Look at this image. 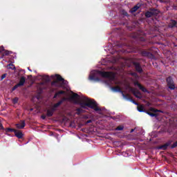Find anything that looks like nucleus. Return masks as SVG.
Wrapping results in <instances>:
<instances>
[{"label": "nucleus", "instance_id": "1", "mask_svg": "<svg viewBox=\"0 0 177 177\" xmlns=\"http://www.w3.org/2000/svg\"><path fill=\"white\" fill-rule=\"evenodd\" d=\"M69 99L75 102V103H80L83 107L84 106H87L91 109H96V103L95 101L89 100L85 97H80L78 94L74 93L73 92H69L68 93Z\"/></svg>", "mask_w": 177, "mask_h": 177}, {"label": "nucleus", "instance_id": "2", "mask_svg": "<svg viewBox=\"0 0 177 177\" xmlns=\"http://www.w3.org/2000/svg\"><path fill=\"white\" fill-rule=\"evenodd\" d=\"M51 80L53 81V85L55 86H60V84H64V80L59 75L51 76Z\"/></svg>", "mask_w": 177, "mask_h": 177}, {"label": "nucleus", "instance_id": "3", "mask_svg": "<svg viewBox=\"0 0 177 177\" xmlns=\"http://www.w3.org/2000/svg\"><path fill=\"white\" fill-rule=\"evenodd\" d=\"M149 115H151V117H157L160 113H161V111L156 110L153 108H150L149 111L147 112Z\"/></svg>", "mask_w": 177, "mask_h": 177}, {"label": "nucleus", "instance_id": "4", "mask_svg": "<svg viewBox=\"0 0 177 177\" xmlns=\"http://www.w3.org/2000/svg\"><path fill=\"white\" fill-rule=\"evenodd\" d=\"M101 75L102 77H106L107 78H110L111 80H113V78H114V73H111V72H102L101 73Z\"/></svg>", "mask_w": 177, "mask_h": 177}, {"label": "nucleus", "instance_id": "5", "mask_svg": "<svg viewBox=\"0 0 177 177\" xmlns=\"http://www.w3.org/2000/svg\"><path fill=\"white\" fill-rule=\"evenodd\" d=\"M167 85L169 89H175V85L174 84V82L172 81V78L168 77L167 79Z\"/></svg>", "mask_w": 177, "mask_h": 177}, {"label": "nucleus", "instance_id": "6", "mask_svg": "<svg viewBox=\"0 0 177 177\" xmlns=\"http://www.w3.org/2000/svg\"><path fill=\"white\" fill-rule=\"evenodd\" d=\"M14 133L19 139L23 138V133L21 131L14 130Z\"/></svg>", "mask_w": 177, "mask_h": 177}, {"label": "nucleus", "instance_id": "7", "mask_svg": "<svg viewBox=\"0 0 177 177\" xmlns=\"http://www.w3.org/2000/svg\"><path fill=\"white\" fill-rule=\"evenodd\" d=\"M24 82H26V78L21 77L19 81V83L15 86V88H17L18 86H21L24 85Z\"/></svg>", "mask_w": 177, "mask_h": 177}, {"label": "nucleus", "instance_id": "8", "mask_svg": "<svg viewBox=\"0 0 177 177\" xmlns=\"http://www.w3.org/2000/svg\"><path fill=\"white\" fill-rule=\"evenodd\" d=\"M16 125L18 129H23V128L26 127V123L24 122V121H21L19 124H17Z\"/></svg>", "mask_w": 177, "mask_h": 177}, {"label": "nucleus", "instance_id": "9", "mask_svg": "<svg viewBox=\"0 0 177 177\" xmlns=\"http://www.w3.org/2000/svg\"><path fill=\"white\" fill-rule=\"evenodd\" d=\"M134 85H137V86H138V88L142 91V92H147V90H146V88H145V87L142 86V85H140V84H139V82H136L134 83Z\"/></svg>", "mask_w": 177, "mask_h": 177}, {"label": "nucleus", "instance_id": "10", "mask_svg": "<svg viewBox=\"0 0 177 177\" xmlns=\"http://www.w3.org/2000/svg\"><path fill=\"white\" fill-rule=\"evenodd\" d=\"M169 145H171V142H169L159 147V149H161V150H166V149L168 148V146H169Z\"/></svg>", "mask_w": 177, "mask_h": 177}, {"label": "nucleus", "instance_id": "11", "mask_svg": "<svg viewBox=\"0 0 177 177\" xmlns=\"http://www.w3.org/2000/svg\"><path fill=\"white\" fill-rule=\"evenodd\" d=\"M133 93L135 95L136 97H142V94H140V93L138 91V90L133 91Z\"/></svg>", "mask_w": 177, "mask_h": 177}, {"label": "nucleus", "instance_id": "12", "mask_svg": "<svg viewBox=\"0 0 177 177\" xmlns=\"http://www.w3.org/2000/svg\"><path fill=\"white\" fill-rule=\"evenodd\" d=\"M140 7V5H137V6H134V7L131 10V13H135V12H136V10H138Z\"/></svg>", "mask_w": 177, "mask_h": 177}, {"label": "nucleus", "instance_id": "13", "mask_svg": "<svg viewBox=\"0 0 177 177\" xmlns=\"http://www.w3.org/2000/svg\"><path fill=\"white\" fill-rule=\"evenodd\" d=\"M138 111H143L145 110V106H143V105H138Z\"/></svg>", "mask_w": 177, "mask_h": 177}, {"label": "nucleus", "instance_id": "14", "mask_svg": "<svg viewBox=\"0 0 177 177\" xmlns=\"http://www.w3.org/2000/svg\"><path fill=\"white\" fill-rule=\"evenodd\" d=\"M153 13H151V12H147L145 14L146 17H151Z\"/></svg>", "mask_w": 177, "mask_h": 177}, {"label": "nucleus", "instance_id": "15", "mask_svg": "<svg viewBox=\"0 0 177 177\" xmlns=\"http://www.w3.org/2000/svg\"><path fill=\"white\" fill-rule=\"evenodd\" d=\"M15 129H10V128H7L6 129V132H15Z\"/></svg>", "mask_w": 177, "mask_h": 177}, {"label": "nucleus", "instance_id": "16", "mask_svg": "<svg viewBox=\"0 0 177 177\" xmlns=\"http://www.w3.org/2000/svg\"><path fill=\"white\" fill-rule=\"evenodd\" d=\"M7 68H11L12 70H15V65L13 64L8 65Z\"/></svg>", "mask_w": 177, "mask_h": 177}, {"label": "nucleus", "instance_id": "17", "mask_svg": "<svg viewBox=\"0 0 177 177\" xmlns=\"http://www.w3.org/2000/svg\"><path fill=\"white\" fill-rule=\"evenodd\" d=\"M124 129V127L119 126L116 128V131H122Z\"/></svg>", "mask_w": 177, "mask_h": 177}, {"label": "nucleus", "instance_id": "18", "mask_svg": "<svg viewBox=\"0 0 177 177\" xmlns=\"http://www.w3.org/2000/svg\"><path fill=\"white\" fill-rule=\"evenodd\" d=\"M53 114V111H48V112H47V115H48L49 117H50Z\"/></svg>", "mask_w": 177, "mask_h": 177}, {"label": "nucleus", "instance_id": "19", "mask_svg": "<svg viewBox=\"0 0 177 177\" xmlns=\"http://www.w3.org/2000/svg\"><path fill=\"white\" fill-rule=\"evenodd\" d=\"M171 149H174L175 147H177V141L176 142H174L171 146Z\"/></svg>", "mask_w": 177, "mask_h": 177}, {"label": "nucleus", "instance_id": "20", "mask_svg": "<svg viewBox=\"0 0 177 177\" xmlns=\"http://www.w3.org/2000/svg\"><path fill=\"white\" fill-rule=\"evenodd\" d=\"M136 70H137V71H139V73H140V71H142V68H140V67L139 66V65H138V66H136Z\"/></svg>", "mask_w": 177, "mask_h": 177}, {"label": "nucleus", "instance_id": "21", "mask_svg": "<svg viewBox=\"0 0 177 177\" xmlns=\"http://www.w3.org/2000/svg\"><path fill=\"white\" fill-rule=\"evenodd\" d=\"M18 101H19V98H14L12 100L14 104H16V103H17Z\"/></svg>", "mask_w": 177, "mask_h": 177}, {"label": "nucleus", "instance_id": "22", "mask_svg": "<svg viewBox=\"0 0 177 177\" xmlns=\"http://www.w3.org/2000/svg\"><path fill=\"white\" fill-rule=\"evenodd\" d=\"M162 159L165 160V161H167V162H169V161H168V159L167 158V156H162Z\"/></svg>", "mask_w": 177, "mask_h": 177}, {"label": "nucleus", "instance_id": "23", "mask_svg": "<svg viewBox=\"0 0 177 177\" xmlns=\"http://www.w3.org/2000/svg\"><path fill=\"white\" fill-rule=\"evenodd\" d=\"M3 50H5V49L3 48V46H1L0 47V52H3Z\"/></svg>", "mask_w": 177, "mask_h": 177}, {"label": "nucleus", "instance_id": "24", "mask_svg": "<svg viewBox=\"0 0 177 177\" xmlns=\"http://www.w3.org/2000/svg\"><path fill=\"white\" fill-rule=\"evenodd\" d=\"M6 77V74H4L1 76V80H3L4 78Z\"/></svg>", "mask_w": 177, "mask_h": 177}, {"label": "nucleus", "instance_id": "25", "mask_svg": "<svg viewBox=\"0 0 177 177\" xmlns=\"http://www.w3.org/2000/svg\"><path fill=\"white\" fill-rule=\"evenodd\" d=\"M60 103L61 102H58V103L55 104V107H57L58 106H60Z\"/></svg>", "mask_w": 177, "mask_h": 177}, {"label": "nucleus", "instance_id": "26", "mask_svg": "<svg viewBox=\"0 0 177 177\" xmlns=\"http://www.w3.org/2000/svg\"><path fill=\"white\" fill-rule=\"evenodd\" d=\"M149 158H151L152 160H154L156 158V156H149Z\"/></svg>", "mask_w": 177, "mask_h": 177}, {"label": "nucleus", "instance_id": "27", "mask_svg": "<svg viewBox=\"0 0 177 177\" xmlns=\"http://www.w3.org/2000/svg\"><path fill=\"white\" fill-rule=\"evenodd\" d=\"M60 93H63V91H59V92H58V93L56 94V95L57 96V95H59V94H60Z\"/></svg>", "mask_w": 177, "mask_h": 177}, {"label": "nucleus", "instance_id": "28", "mask_svg": "<svg viewBox=\"0 0 177 177\" xmlns=\"http://www.w3.org/2000/svg\"><path fill=\"white\" fill-rule=\"evenodd\" d=\"M5 55H9V51H5Z\"/></svg>", "mask_w": 177, "mask_h": 177}, {"label": "nucleus", "instance_id": "29", "mask_svg": "<svg viewBox=\"0 0 177 177\" xmlns=\"http://www.w3.org/2000/svg\"><path fill=\"white\" fill-rule=\"evenodd\" d=\"M173 24H174V26H175V24H176V22L175 21H173Z\"/></svg>", "mask_w": 177, "mask_h": 177}, {"label": "nucleus", "instance_id": "30", "mask_svg": "<svg viewBox=\"0 0 177 177\" xmlns=\"http://www.w3.org/2000/svg\"><path fill=\"white\" fill-rule=\"evenodd\" d=\"M118 91H120V88H118Z\"/></svg>", "mask_w": 177, "mask_h": 177}]
</instances>
